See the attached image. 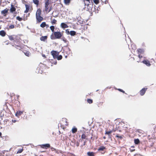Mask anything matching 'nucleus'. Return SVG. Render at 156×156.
I'll return each instance as SVG.
<instances>
[{
  "instance_id": "obj_1",
  "label": "nucleus",
  "mask_w": 156,
  "mask_h": 156,
  "mask_svg": "<svg viewBox=\"0 0 156 156\" xmlns=\"http://www.w3.org/2000/svg\"><path fill=\"white\" fill-rule=\"evenodd\" d=\"M62 33L60 31L55 32L51 35L50 38L52 40L60 39L62 37Z\"/></svg>"
},
{
  "instance_id": "obj_2",
  "label": "nucleus",
  "mask_w": 156,
  "mask_h": 156,
  "mask_svg": "<svg viewBox=\"0 0 156 156\" xmlns=\"http://www.w3.org/2000/svg\"><path fill=\"white\" fill-rule=\"evenodd\" d=\"M51 54L54 59L56 58L57 56L58 55L59 52L55 51H52L51 52Z\"/></svg>"
},
{
  "instance_id": "obj_3",
  "label": "nucleus",
  "mask_w": 156,
  "mask_h": 156,
  "mask_svg": "<svg viewBox=\"0 0 156 156\" xmlns=\"http://www.w3.org/2000/svg\"><path fill=\"white\" fill-rule=\"evenodd\" d=\"M84 3L85 5H87V6L90 4V3H93L92 0H83Z\"/></svg>"
},
{
  "instance_id": "obj_4",
  "label": "nucleus",
  "mask_w": 156,
  "mask_h": 156,
  "mask_svg": "<svg viewBox=\"0 0 156 156\" xmlns=\"http://www.w3.org/2000/svg\"><path fill=\"white\" fill-rule=\"evenodd\" d=\"M147 89V88H144L141 90L140 91V94L141 96L143 95L145 93Z\"/></svg>"
},
{
  "instance_id": "obj_5",
  "label": "nucleus",
  "mask_w": 156,
  "mask_h": 156,
  "mask_svg": "<svg viewBox=\"0 0 156 156\" xmlns=\"http://www.w3.org/2000/svg\"><path fill=\"white\" fill-rule=\"evenodd\" d=\"M50 144H47L41 145V147L42 148H44L46 149H47L50 147Z\"/></svg>"
},
{
  "instance_id": "obj_6",
  "label": "nucleus",
  "mask_w": 156,
  "mask_h": 156,
  "mask_svg": "<svg viewBox=\"0 0 156 156\" xmlns=\"http://www.w3.org/2000/svg\"><path fill=\"white\" fill-rule=\"evenodd\" d=\"M144 64H145L147 66H151V64L150 63V62L147 60H144L142 62Z\"/></svg>"
},
{
  "instance_id": "obj_7",
  "label": "nucleus",
  "mask_w": 156,
  "mask_h": 156,
  "mask_svg": "<svg viewBox=\"0 0 156 156\" xmlns=\"http://www.w3.org/2000/svg\"><path fill=\"white\" fill-rule=\"evenodd\" d=\"M36 19L38 22H41L43 20V18L41 16H36Z\"/></svg>"
},
{
  "instance_id": "obj_8",
  "label": "nucleus",
  "mask_w": 156,
  "mask_h": 156,
  "mask_svg": "<svg viewBox=\"0 0 156 156\" xmlns=\"http://www.w3.org/2000/svg\"><path fill=\"white\" fill-rule=\"evenodd\" d=\"M41 9H38L36 12V16H40L41 15Z\"/></svg>"
},
{
  "instance_id": "obj_9",
  "label": "nucleus",
  "mask_w": 156,
  "mask_h": 156,
  "mask_svg": "<svg viewBox=\"0 0 156 156\" xmlns=\"http://www.w3.org/2000/svg\"><path fill=\"white\" fill-rule=\"evenodd\" d=\"M61 26L62 28H66L68 27V26L66 23H62L61 24Z\"/></svg>"
},
{
  "instance_id": "obj_10",
  "label": "nucleus",
  "mask_w": 156,
  "mask_h": 156,
  "mask_svg": "<svg viewBox=\"0 0 156 156\" xmlns=\"http://www.w3.org/2000/svg\"><path fill=\"white\" fill-rule=\"evenodd\" d=\"M47 38V36H42L40 38V40L41 41H44L45 40H46Z\"/></svg>"
},
{
  "instance_id": "obj_11",
  "label": "nucleus",
  "mask_w": 156,
  "mask_h": 156,
  "mask_svg": "<svg viewBox=\"0 0 156 156\" xmlns=\"http://www.w3.org/2000/svg\"><path fill=\"white\" fill-rule=\"evenodd\" d=\"M8 10H7L6 9H5L3 10H2L1 12V13L2 14H3L4 16H5L6 15V14L8 12Z\"/></svg>"
},
{
  "instance_id": "obj_12",
  "label": "nucleus",
  "mask_w": 156,
  "mask_h": 156,
  "mask_svg": "<svg viewBox=\"0 0 156 156\" xmlns=\"http://www.w3.org/2000/svg\"><path fill=\"white\" fill-rule=\"evenodd\" d=\"M94 153L93 152H88L87 153L88 156H94Z\"/></svg>"
},
{
  "instance_id": "obj_13",
  "label": "nucleus",
  "mask_w": 156,
  "mask_h": 156,
  "mask_svg": "<svg viewBox=\"0 0 156 156\" xmlns=\"http://www.w3.org/2000/svg\"><path fill=\"white\" fill-rule=\"evenodd\" d=\"M16 9L15 7L13 6V5H11V7L10 9V11L11 12H14L15 11Z\"/></svg>"
},
{
  "instance_id": "obj_14",
  "label": "nucleus",
  "mask_w": 156,
  "mask_h": 156,
  "mask_svg": "<svg viewBox=\"0 0 156 156\" xmlns=\"http://www.w3.org/2000/svg\"><path fill=\"white\" fill-rule=\"evenodd\" d=\"M23 113V112L21 111H19L17 112L16 113V116H20Z\"/></svg>"
},
{
  "instance_id": "obj_15",
  "label": "nucleus",
  "mask_w": 156,
  "mask_h": 156,
  "mask_svg": "<svg viewBox=\"0 0 156 156\" xmlns=\"http://www.w3.org/2000/svg\"><path fill=\"white\" fill-rule=\"evenodd\" d=\"M6 34L4 30H1L0 31V35L4 37L5 36Z\"/></svg>"
},
{
  "instance_id": "obj_16",
  "label": "nucleus",
  "mask_w": 156,
  "mask_h": 156,
  "mask_svg": "<svg viewBox=\"0 0 156 156\" xmlns=\"http://www.w3.org/2000/svg\"><path fill=\"white\" fill-rule=\"evenodd\" d=\"M105 148V147L104 146H101L98 149V151H103Z\"/></svg>"
},
{
  "instance_id": "obj_17",
  "label": "nucleus",
  "mask_w": 156,
  "mask_h": 156,
  "mask_svg": "<svg viewBox=\"0 0 156 156\" xmlns=\"http://www.w3.org/2000/svg\"><path fill=\"white\" fill-rule=\"evenodd\" d=\"M70 34L71 36H74L76 34V32L74 31H70Z\"/></svg>"
},
{
  "instance_id": "obj_18",
  "label": "nucleus",
  "mask_w": 156,
  "mask_h": 156,
  "mask_svg": "<svg viewBox=\"0 0 156 156\" xmlns=\"http://www.w3.org/2000/svg\"><path fill=\"white\" fill-rule=\"evenodd\" d=\"M134 143L136 144H139L140 141L138 139H135L134 140Z\"/></svg>"
},
{
  "instance_id": "obj_19",
  "label": "nucleus",
  "mask_w": 156,
  "mask_h": 156,
  "mask_svg": "<svg viewBox=\"0 0 156 156\" xmlns=\"http://www.w3.org/2000/svg\"><path fill=\"white\" fill-rule=\"evenodd\" d=\"M77 128H76L75 127L73 128L72 129V132L73 133H76L77 132Z\"/></svg>"
},
{
  "instance_id": "obj_20",
  "label": "nucleus",
  "mask_w": 156,
  "mask_h": 156,
  "mask_svg": "<svg viewBox=\"0 0 156 156\" xmlns=\"http://www.w3.org/2000/svg\"><path fill=\"white\" fill-rule=\"evenodd\" d=\"M46 24L45 22H42L40 25V27L42 28H44L46 26Z\"/></svg>"
},
{
  "instance_id": "obj_21",
  "label": "nucleus",
  "mask_w": 156,
  "mask_h": 156,
  "mask_svg": "<svg viewBox=\"0 0 156 156\" xmlns=\"http://www.w3.org/2000/svg\"><path fill=\"white\" fill-rule=\"evenodd\" d=\"M49 0H45V7H48Z\"/></svg>"
},
{
  "instance_id": "obj_22",
  "label": "nucleus",
  "mask_w": 156,
  "mask_h": 156,
  "mask_svg": "<svg viewBox=\"0 0 156 156\" xmlns=\"http://www.w3.org/2000/svg\"><path fill=\"white\" fill-rule=\"evenodd\" d=\"M70 2V0H64V3L66 5H68Z\"/></svg>"
},
{
  "instance_id": "obj_23",
  "label": "nucleus",
  "mask_w": 156,
  "mask_h": 156,
  "mask_svg": "<svg viewBox=\"0 0 156 156\" xmlns=\"http://www.w3.org/2000/svg\"><path fill=\"white\" fill-rule=\"evenodd\" d=\"M33 1L34 4L37 5H38L39 3V1L38 0H33Z\"/></svg>"
},
{
  "instance_id": "obj_24",
  "label": "nucleus",
  "mask_w": 156,
  "mask_h": 156,
  "mask_svg": "<svg viewBox=\"0 0 156 156\" xmlns=\"http://www.w3.org/2000/svg\"><path fill=\"white\" fill-rule=\"evenodd\" d=\"M50 28L52 32L54 33L55 32L54 31L55 27L54 26H51Z\"/></svg>"
},
{
  "instance_id": "obj_25",
  "label": "nucleus",
  "mask_w": 156,
  "mask_h": 156,
  "mask_svg": "<svg viewBox=\"0 0 156 156\" xmlns=\"http://www.w3.org/2000/svg\"><path fill=\"white\" fill-rule=\"evenodd\" d=\"M9 39L11 41L14 40V43L16 42V41L14 40V37L12 36H9Z\"/></svg>"
},
{
  "instance_id": "obj_26",
  "label": "nucleus",
  "mask_w": 156,
  "mask_h": 156,
  "mask_svg": "<svg viewBox=\"0 0 156 156\" xmlns=\"http://www.w3.org/2000/svg\"><path fill=\"white\" fill-rule=\"evenodd\" d=\"M62 56L61 55H58L57 56L56 58L58 60H61L62 58Z\"/></svg>"
},
{
  "instance_id": "obj_27",
  "label": "nucleus",
  "mask_w": 156,
  "mask_h": 156,
  "mask_svg": "<svg viewBox=\"0 0 156 156\" xmlns=\"http://www.w3.org/2000/svg\"><path fill=\"white\" fill-rule=\"evenodd\" d=\"M57 22L56 20L55 19H53L52 20L51 22V23L52 25H54L56 23V22Z\"/></svg>"
},
{
  "instance_id": "obj_28",
  "label": "nucleus",
  "mask_w": 156,
  "mask_h": 156,
  "mask_svg": "<svg viewBox=\"0 0 156 156\" xmlns=\"http://www.w3.org/2000/svg\"><path fill=\"white\" fill-rule=\"evenodd\" d=\"M87 101V102L89 104H91L93 103V100L91 99H88Z\"/></svg>"
},
{
  "instance_id": "obj_29",
  "label": "nucleus",
  "mask_w": 156,
  "mask_h": 156,
  "mask_svg": "<svg viewBox=\"0 0 156 156\" xmlns=\"http://www.w3.org/2000/svg\"><path fill=\"white\" fill-rule=\"evenodd\" d=\"M77 21L81 23L82 21L81 20V18L80 17H78L76 19Z\"/></svg>"
},
{
  "instance_id": "obj_30",
  "label": "nucleus",
  "mask_w": 156,
  "mask_h": 156,
  "mask_svg": "<svg viewBox=\"0 0 156 156\" xmlns=\"http://www.w3.org/2000/svg\"><path fill=\"white\" fill-rule=\"evenodd\" d=\"M94 3L96 4H98L99 3V0H93Z\"/></svg>"
},
{
  "instance_id": "obj_31",
  "label": "nucleus",
  "mask_w": 156,
  "mask_h": 156,
  "mask_svg": "<svg viewBox=\"0 0 156 156\" xmlns=\"http://www.w3.org/2000/svg\"><path fill=\"white\" fill-rule=\"evenodd\" d=\"M137 51H138V53H140V54H141L142 53V52H143V49H138L137 50Z\"/></svg>"
},
{
  "instance_id": "obj_32",
  "label": "nucleus",
  "mask_w": 156,
  "mask_h": 156,
  "mask_svg": "<svg viewBox=\"0 0 156 156\" xmlns=\"http://www.w3.org/2000/svg\"><path fill=\"white\" fill-rule=\"evenodd\" d=\"M61 39L64 42L66 43L67 42V40L64 37H62Z\"/></svg>"
},
{
  "instance_id": "obj_33",
  "label": "nucleus",
  "mask_w": 156,
  "mask_h": 156,
  "mask_svg": "<svg viewBox=\"0 0 156 156\" xmlns=\"http://www.w3.org/2000/svg\"><path fill=\"white\" fill-rule=\"evenodd\" d=\"M23 151V149H19L18 151H17V154L18 153H21L22 152V151Z\"/></svg>"
},
{
  "instance_id": "obj_34",
  "label": "nucleus",
  "mask_w": 156,
  "mask_h": 156,
  "mask_svg": "<svg viewBox=\"0 0 156 156\" xmlns=\"http://www.w3.org/2000/svg\"><path fill=\"white\" fill-rule=\"evenodd\" d=\"M16 19L17 20H18L19 21H21L22 20V18L20 17L19 16H18L16 17Z\"/></svg>"
},
{
  "instance_id": "obj_35",
  "label": "nucleus",
  "mask_w": 156,
  "mask_h": 156,
  "mask_svg": "<svg viewBox=\"0 0 156 156\" xmlns=\"http://www.w3.org/2000/svg\"><path fill=\"white\" fill-rule=\"evenodd\" d=\"M25 7H26V9L29 11L30 9V6L27 4H26Z\"/></svg>"
},
{
  "instance_id": "obj_36",
  "label": "nucleus",
  "mask_w": 156,
  "mask_h": 156,
  "mask_svg": "<svg viewBox=\"0 0 156 156\" xmlns=\"http://www.w3.org/2000/svg\"><path fill=\"white\" fill-rule=\"evenodd\" d=\"M112 130H110L109 131H107L106 132L105 134L108 135L112 133Z\"/></svg>"
},
{
  "instance_id": "obj_37",
  "label": "nucleus",
  "mask_w": 156,
  "mask_h": 156,
  "mask_svg": "<svg viewBox=\"0 0 156 156\" xmlns=\"http://www.w3.org/2000/svg\"><path fill=\"white\" fill-rule=\"evenodd\" d=\"M102 3H105V4H106L108 2V0H101Z\"/></svg>"
},
{
  "instance_id": "obj_38",
  "label": "nucleus",
  "mask_w": 156,
  "mask_h": 156,
  "mask_svg": "<svg viewBox=\"0 0 156 156\" xmlns=\"http://www.w3.org/2000/svg\"><path fill=\"white\" fill-rule=\"evenodd\" d=\"M25 55L27 56H29L30 55V53L29 51H27L26 52L24 53Z\"/></svg>"
},
{
  "instance_id": "obj_39",
  "label": "nucleus",
  "mask_w": 156,
  "mask_h": 156,
  "mask_svg": "<svg viewBox=\"0 0 156 156\" xmlns=\"http://www.w3.org/2000/svg\"><path fill=\"white\" fill-rule=\"evenodd\" d=\"M86 137V136L85 134H83L81 136V138L83 139H85Z\"/></svg>"
},
{
  "instance_id": "obj_40",
  "label": "nucleus",
  "mask_w": 156,
  "mask_h": 156,
  "mask_svg": "<svg viewBox=\"0 0 156 156\" xmlns=\"http://www.w3.org/2000/svg\"><path fill=\"white\" fill-rule=\"evenodd\" d=\"M117 90H119V91L122 92L123 93H125V91H124L123 90L120 89H118Z\"/></svg>"
},
{
  "instance_id": "obj_41",
  "label": "nucleus",
  "mask_w": 156,
  "mask_h": 156,
  "mask_svg": "<svg viewBox=\"0 0 156 156\" xmlns=\"http://www.w3.org/2000/svg\"><path fill=\"white\" fill-rule=\"evenodd\" d=\"M14 27V26L13 25H11L9 26V28L10 29H13Z\"/></svg>"
},
{
  "instance_id": "obj_42",
  "label": "nucleus",
  "mask_w": 156,
  "mask_h": 156,
  "mask_svg": "<svg viewBox=\"0 0 156 156\" xmlns=\"http://www.w3.org/2000/svg\"><path fill=\"white\" fill-rule=\"evenodd\" d=\"M116 137H118V138H120V139H122V136H119L118 134H117L116 135Z\"/></svg>"
},
{
  "instance_id": "obj_43",
  "label": "nucleus",
  "mask_w": 156,
  "mask_h": 156,
  "mask_svg": "<svg viewBox=\"0 0 156 156\" xmlns=\"http://www.w3.org/2000/svg\"><path fill=\"white\" fill-rule=\"evenodd\" d=\"M45 11H47L48 10V9L49 7H45Z\"/></svg>"
},
{
  "instance_id": "obj_44",
  "label": "nucleus",
  "mask_w": 156,
  "mask_h": 156,
  "mask_svg": "<svg viewBox=\"0 0 156 156\" xmlns=\"http://www.w3.org/2000/svg\"><path fill=\"white\" fill-rule=\"evenodd\" d=\"M79 143L78 142H77L76 143V145L77 147H78L79 145Z\"/></svg>"
},
{
  "instance_id": "obj_45",
  "label": "nucleus",
  "mask_w": 156,
  "mask_h": 156,
  "mask_svg": "<svg viewBox=\"0 0 156 156\" xmlns=\"http://www.w3.org/2000/svg\"><path fill=\"white\" fill-rule=\"evenodd\" d=\"M108 135V137L109 138H112V135H111L110 134H109V135Z\"/></svg>"
},
{
  "instance_id": "obj_46",
  "label": "nucleus",
  "mask_w": 156,
  "mask_h": 156,
  "mask_svg": "<svg viewBox=\"0 0 156 156\" xmlns=\"http://www.w3.org/2000/svg\"><path fill=\"white\" fill-rule=\"evenodd\" d=\"M138 56L140 58L142 57V56H141L140 54Z\"/></svg>"
},
{
  "instance_id": "obj_47",
  "label": "nucleus",
  "mask_w": 156,
  "mask_h": 156,
  "mask_svg": "<svg viewBox=\"0 0 156 156\" xmlns=\"http://www.w3.org/2000/svg\"><path fill=\"white\" fill-rule=\"evenodd\" d=\"M66 32H67L68 34H70V31H68V30L67 31V30H66Z\"/></svg>"
},
{
  "instance_id": "obj_48",
  "label": "nucleus",
  "mask_w": 156,
  "mask_h": 156,
  "mask_svg": "<svg viewBox=\"0 0 156 156\" xmlns=\"http://www.w3.org/2000/svg\"><path fill=\"white\" fill-rule=\"evenodd\" d=\"M28 11H29L28 10H27V9H26V10L24 11V12L25 13H27L28 12Z\"/></svg>"
},
{
  "instance_id": "obj_49",
  "label": "nucleus",
  "mask_w": 156,
  "mask_h": 156,
  "mask_svg": "<svg viewBox=\"0 0 156 156\" xmlns=\"http://www.w3.org/2000/svg\"><path fill=\"white\" fill-rule=\"evenodd\" d=\"M57 64V61H56L54 62V64H55V65H56Z\"/></svg>"
},
{
  "instance_id": "obj_50",
  "label": "nucleus",
  "mask_w": 156,
  "mask_h": 156,
  "mask_svg": "<svg viewBox=\"0 0 156 156\" xmlns=\"http://www.w3.org/2000/svg\"><path fill=\"white\" fill-rule=\"evenodd\" d=\"M51 8H50V9H49L48 11V12H49L51 10Z\"/></svg>"
},
{
  "instance_id": "obj_51",
  "label": "nucleus",
  "mask_w": 156,
  "mask_h": 156,
  "mask_svg": "<svg viewBox=\"0 0 156 156\" xmlns=\"http://www.w3.org/2000/svg\"><path fill=\"white\" fill-rule=\"evenodd\" d=\"M86 142V141H84V143H83V145H85Z\"/></svg>"
},
{
  "instance_id": "obj_52",
  "label": "nucleus",
  "mask_w": 156,
  "mask_h": 156,
  "mask_svg": "<svg viewBox=\"0 0 156 156\" xmlns=\"http://www.w3.org/2000/svg\"><path fill=\"white\" fill-rule=\"evenodd\" d=\"M12 122H16V120H12Z\"/></svg>"
},
{
  "instance_id": "obj_53",
  "label": "nucleus",
  "mask_w": 156,
  "mask_h": 156,
  "mask_svg": "<svg viewBox=\"0 0 156 156\" xmlns=\"http://www.w3.org/2000/svg\"><path fill=\"white\" fill-rule=\"evenodd\" d=\"M51 148L52 150H55V149L53 147H51Z\"/></svg>"
},
{
  "instance_id": "obj_54",
  "label": "nucleus",
  "mask_w": 156,
  "mask_h": 156,
  "mask_svg": "<svg viewBox=\"0 0 156 156\" xmlns=\"http://www.w3.org/2000/svg\"><path fill=\"white\" fill-rule=\"evenodd\" d=\"M42 56L43 57H45V55H42Z\"/></svg>"
},
{
  "instance_id": "obj_55",
  "label": "nucleus",
  "mask_w": 156,
  "mask_h": 156,
  "mask_svg": "<svg viewBox=\"0 0 156 156\" xmlns=\"http://www.w3.org/2000/svg\"><path fill=\"white\" fill-rule=\"evenodd\" d=\"M58 16V15H56L55 16H53V17H57V16Z\"/></svg>"
},
{
  "instance_id": "obj_56",
  "label": "nucleus",
  "mask_w": 156,
  "mask_h": 156,
  "mask_svg": "<svg viewBox=\"0 0 156 156\" xmlns=\"http://www.w3.org/2000/svg\"><path fill=\"white\" fill-rule=\"evenodd\" d=\"M135 150L134 149H132V150H131V151H134Z\"/></svg>"
},
{
  "instance_id": "obj_57",
  "label": "nucleus",
  "mask_w": 156,
  "mask_h": 156,
  "mask_svg": "<svg viewBox=\"0 0 156 156\" xmlns=\"http://www.w3.org/2000/svg\"><path fill=\"white\" fill-rule=\"evenodd\" d=\"M2 135V133L0 132V136L1 137V135Z\"/></svg>"
},
{
  "instance_id": "obj_58",
  "label": "nucleus",
  "mask_w": 156,
  "mask_h": 156,
  "mask_svg": "<svg viewBox=\"0 0 156 156\" xmlns=\"http://www.w3.org/2000/svg\"><path fill=\"white\" fill-rule=\"evenodd\" d=\"M46 26L47 27H49L48 25V24H46Z\"/></svg>"
},
{
  "instance_id": "obj_59",
  "label": "nucleus",
  "mask_w": 156,
  "mask_h": 156,
  "mask_svg": "<svg viewBox=\"0 0 156 156\" xmlns=\"http://www.w3.org/2000/svg\"><path fill=\"white\" fill-rule=\"evenodd\" d=\"M19 40H17V42H17H17H19Z\"/></svg>"
},
{
  "instance_id": "obj_60",
  "label": "nucleus",
  "mask_w": 156,
  "mask_h": 156,
  "mask_svg": "<svg viewBox=\"0 0 156 156\" xmlns=\"http://www.w3.org/2000/svg\"><path fill=\"white\" fill-rule=\"evenodd\" d=\"M131 148L132 147L133 148V147H134L133 146H131Z\"/></svg>"
},
{
  "instance_id": "obj_61",
  "label": "nucleus",
  "mask_w": 156,
  "mask_h": 156,
  "mask_svg": "<svg viewBox=\"0 0 156 156\" xmlns=\"http://www.w3.org/2000/svg\"><path fill=\"white\" fill-rule=\"evenodd\" d=\"M103 138H104V139H105V138H106L105 137V136H104V137H103Z\"/></svg>"
},
{
  "instance_id": "obj_62",
  "label": "nucleus",
  "mask_w": 156,
  "mask_h": 156,
  "mask_svg": "<svg viewBox=\"0 0 156 156\" xmlns=\"http://www.w3.org/2000/svg\"><path fill=\"white\" fill-rule=\"evenodd\" d=\"M16 47H20V46H18V45H16Z\"/></svg>"
},
{
  "instance_id": "obj_63",
  "label": "nucleus",
  "mask_w": 156,
  "mask_h": 156,
  "mask_svg": "<svg viewBox=\"0 0 156 156\" xmlns=\"http://www.w3.org/2000/svg\"><path fill=\"white\" fill-rule=\"evenodd\" d=\"M67 57V56L66 55L65 57L66 58Z\"/></svg>"
},
{
  "instance_id": "obj_64",
  "label": "nucleus",
  "mask_w": 156,
  "mask_h": 156,
  "mask_svg": "<svg viewBox=\"0 0 156 156\" xmlns=\"http://www.w3.org/2000/svg\"><path fill=\"white\" fill-rule=\"evenodd\" d=\"M92 137H91V139H92Z\"/></svg>"
}]
</instances>
